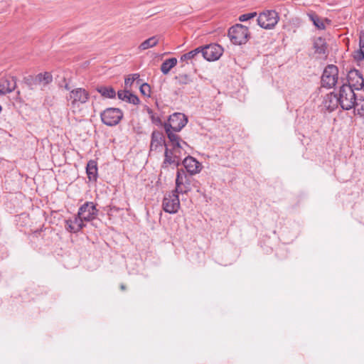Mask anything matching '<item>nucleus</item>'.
<instances>
[{
	"label": "nucleus",
	"mask_w": 364,
	"mask_h": 364,
	"mask_svg": "<svg viewBox=\"0 0 364 364\" xmlns=\"http://www.w3.org/2000/svg\"><path fill=\"white\" fill-rule=\"evenodd\" d=\"M323 104L329 112L334 111L340 105L338 94L334 92L327 94L323 99Z\"/></svg>",
	"instance_id": "obj_16"
},
{
	"label": "nucleus",
	"mask_w": 364,
	"mask_h": 364,
	"mask_svg": "<svg viewBox=\"0 0 364 364\" xmlns=\"http://www.w3.org/2000/svg\"><path fill=\"white\" fill-rule=\"evenodd\" d=\"M347 86H350L352 89L356 90H364V78L358 70H350L347 75Z\"/></svg>",
	"instance_id": "obj_12"
},
{
	"label": "nucleus",
	"mask_w": 364,
	"mask_h": 364,
	"mask_svg": "<svg viewBox=\"0 0 364 364\" xmlns=\"http://www.w3.org/2000/svg\"><path fill=\"white\" fill-rule=\"evenodd\" d=\"M202 57L208 61L218 60L223 53V48L218 44H210L200 47Z\"/></svg>",
	"instance_id": "obj_9"
},
{
	"label": "nucleus",
	"mask_w": 364,
	"mask_h": 364,
	"mask_svg": "<svg viewBox=\"0 0 364 364\" xmlns=\"http://www.w3.org/2000/svg\"><path fill=\"white\" fill-rule=\"evenodd\" d=\"M163 145L167 147L165 143V138L163 133L159 131H154L151 134V140L150 144L151 151H156Z\"/></svg>",
	"instance_id": "obj_17"
},
{
	"label": "nucleus",
	"mask_w": 364,
	"mask_h": 364,
	"mask_svg": "<svg viewBox=\"0 0 364 364\" xmlns=\"http://www.w3.org/2000/svg\"><path fill=\"white\" fill-rule=\"evenodd\" d=\"M124 117L123 112L115 107L106 108L100 113L102 122L109 127L118 124Z\"/></svg>",
	"instance_id": "obj_5"
},
{
	"label": "nucleus",
	"mask_w": 364,
	"mask_h": 364,
	"mask_svg": "<svg viewBox=\"0 0 364 364\" xmlns=\"http://www.w3.org/2000/svg\"><path fill=\"white\" fill-rule=\"evenodd\" d=\"M167 136L169 141L171 142V146L174 151H176L178 149H181V141L187 145L186 142L181 140V138L178 135L174 134L171 129L164 127Z\"/></svg>",
	"instance_id": "obj_19"
},
{
	"label": "nucleus",
	"mask_w": 364,
	"mask_h": 364,
	"mask_svg": "<svg viewBox=\"0 0 364 364\" xmlns=\"http://www.w3.org/2000/svg\"><path fill=\"white\" fill-rule=\"evenodd\" d=\"M177 62L178 60L176 58L166 59L161 65V71L163 74L167 75L170 70L176 65Z\"/></svg>",
	"instance_id": "obj_25"
},
{
	"label": "nucleus",
	"mask_w": 364,
	"mask_h": 364,
	"mask_svg": "<svg viewBox=\"0 0 364 364\" xmlns=\"http://www.w3.org/2000/svg\"><path fill=\"white\" fill-rule=\"evenodd\" d=\"M163 210L170 214H174L178 212L180 208V200L178 193L171 192L166 195L162 203Z\"/></svg>",
	"instance_id": "obj_10"
},
{
	"label": "nucleus",
	"mask_w": 364,
	"mask_h": 364,
	"mask_svg": "<svg viewBox=\"0 0 364 364\" xmlns=\"http://www.w3.org/2000/svg\"><path fill=\"white\" fill-rule=\"evenodd\" d=\"M250 36L248 28L237 23L229 28L228 36L235 45H242L247 43Z\"/></svg>",
	"instance_id": "obj_4"
},
{
	"label": "nucleus",
	"mask_w": 364,
	"mask_h": 364,
	"mask_svg": "<svg viewBox=\"0 0 364 364\" xmlns=\"http://www.w3.org/2000/svg\"><path fill=\"white\" fill-rule=\"evenodd\" d=\"M186 186H187V193H188L191 190V188H190V182L187 178H186V179H184L183 184L182 185V187H186Z\"/></svg>",
	"instance_id": "obj_35"
},
{
	"label": "nucleus",
	"mask_w": 364,
	"mask_h": 364,
	"mask_svg": "<svg viewBox=\"0 0 364 364\" xmlns=\"http://www.w3.org/2000/svg\"><path fill=\"white\" fill-rule=\"evenodd\" d=\"M358 114L360 116H364V106L361 105L360 108H358Z\"/></svg>",
	"instance_id": "obj_36"
},
{
	"label": "nucleus",
	"mask_w": 364,
	"mask_h": 364,
	"mask_svg": "<svg viewBox=\"0 0 364 364\" xmlns=\"http://www.w3.org/2000/svg\"><path fill=\"white\" fill-rule=\"evenodd\" d=\"M309 16L310 19L312 21L314 25L316 28H318V29H325V25L323 22L316 14H309Z\"/></svg>",
	"instance_id": "obj_29"
},
{
	"label": "nucleus",
	"mask_w": 364,
	"mask_h": 364,
	"mask_svg": "<svg viewBox=\"0 0 364 364\" xmlns=\"http://www.w3.org/2000/svg\"><path fill=\"white\" fill-rule=\"evenodd\" d=\"M16 87V78L15 77L2 79L0 82V95L10 93L15 90Z\"/></svg>",
	"instance_id": "obj_18"
},
{
	"label": "nucleus",
	"mask_w": 364,
	"mask_h": 364,
	"mask_svg": "<svg viewBox=\"0 0 364 364\" xmlns=\"http://www.w3.org/2000/svg\"><path fill=\"white\" fill-rule=\"evenodd\" d=\"M359 47L364 48V32L361 31L359 35Z\"/></svg>",
	"instance_id": "obj_34"
},
{
	"label": "nucleus",
	"mask_w": 364,
	"mask_h": 364,
	"mask_svg": "<svg viewBox=\"0 0 364 364\" xmlns=\"http://www.w3.org/2000/svg\"><path fill=\"white\" fill-rule=\"evenodd\" d=\"M147 112L150 117H151V115L154 114V112L152 111V109H151L149 108L147 109Z\"/></svg>",
	"instance_id": "obj_38"
},
{
	"label": "nucleus",
	"mask_w": 364,
	"mask_h": 364,
	"mask_svg": "<svg viewBox=\"0 0 364 364\" xmlns=\"http://www.w3.org/2000/svg\"><path fill=\"white\" fill-rule=\"evenodd\" d=\"M150 118H151V121H152L153 122H159L161 121V120H160V119H159V117H156L154 116V114H152V115H151V117H150Z\"/></svg>",
	"instance_id": "obj_37"
},
{
	"label": "nucleus",
	"mask_w": 364,
	"mask_h": 364,
	"mask_svg": "<svg viewBox=\"0 0 364 364\" xmlns=\"http://www.w3.org/2000/svg\"><path fill=\"white\" fill-rule=\"evenodd\" d=\"M200 54V47L196 48V49L191 50L181 56L180 60L181 62L188 61L189 60L196 59V57Z\"/></svg>",
	"instance_id": "obj_27"
},
{
	"label": "nucleus",
	"mask_w": 364,
	"mask_h": 364,
	"mask_svg": "<svg viewBox=\"0 0 364 364\" xmlns=\"http://www.w3.org/2000/svg\"><path fill=\"white\" fill-rule=\"evenodd\" d=\"M139 77V75L137 73H134L132 75V77H129L125 79L124 80V85L125 87H127L129 86H131L132 83L134 82L135 80Z\"/></svg>",
	"instance_id": "obj_33"
},
{
	"label": "nucleus",
	"mask_w": 364,
	"mask_h": 364,
	"mask_svg": "<svg viewBox=\"0 0 364 364\" xmlns=\"http://www.w3.org/2000/svg\"><path fill=\"white\" fill-rule=\"evenodd\" d=\"M353 57L356 61H361L364 60V48L359 47V48L355 50L353 53Z\"/></svg>",
	"instance_id": "obj_30"
},
{
	"label": "nucleus",
	"mask_w": 364,
	"mask_h": 364,
	"mask_svg": "<svg viewBox=\"0 0 364 364\" xmlns=\"http://www.w3.org/2000/svg\"><path fill=\"white\" fill-rule=\"evenodd\" d=\"M65 90H69V91H70V90H70V87L68 84H66V85H65Z\"/></svg>",
	"instance_id": "obj_41"
},
{
	"label": "nucleus",
	"mask_w": 364,
	"mask_h": 364,
	"mask_svg": "<svg viewBox=\"0 0 364 364\" xmlns=\"http://www.w3.org/2000/svg\"><path fill=\"white\" fill-rule=\"evenodd\" d=\"M1 111V107L0 106V112Z\"/></svg>",
	"instance_id": "obj_42"
},
{
	"label": "nucleus",
	"mask_w": 364,
	"mask_h": 364,
	"mask_svg": "<svg viewBox=\"0 0 364 364\" xmlns=\"http://www.w3.org/2000/svg\"><path fill=\"white\" fill-rule=\"evenodd\" d=\"M87 178L90 181H96L98 177L97 163L95 160H90L86 166Z\"/></svg>",
	"instance_id": "obj_21"
},
{
	"label": "nucleus",
	"mask_w": 364,
	"mask_h": 364,
	"mask_svg": "<svg viewBox=\"0 0 364 364\" xmlns=\"http://www.w3.org/2000/svg\"><path fill=\"white\" fill-rule=\"evenodd\" d=\"M120 289L124 291L126 289V286L124 284H122L120 285Z\"/></svg>",
	"instance_id": "obj_40"
},
{
	"label": "nucleus",
	"mask_w": 364,
	"mask_h": 364,
	"mask_svg": "<svg viewBox=\"0 0 364 364\" xmlns=\"http://www.w3.org/2000/svg\"><path fill=\"white\" fill-rule=\"evenodd\" d=\"M175 79L181 85L190 84L193 81L191 77L187 74H178Z\"/></svg>",
	"instance_id": "obj_28"
},
{
	"label": "nucleus",
	"mask_w": 364,
	"mask_h": 364,
	"mask_svg": "<svg viewBox=\"0 0 364 364\" xmlns=\"http://www.w3.org/2000/svg\"><path fill=\"white\" fill-rule=\"evenodd\" d=\"M338 96L340 101V106L344 110H350L358 106L356 102V95L354 90L350 86H347V83L340 87Z\"/></svg>",
	"instance_id": "obj_2"
},
{
	"label": "nucleus",
	"mask_w": 364,
	"mask_h": 364,
	"mask_svg": "<svg viewBox=\"0 0 364 364\" xmlns=\"http://www.w3.org/2000/svg\"><path fill=\"white\" fill-rule=\"evenodd\" d=\"M338 69L334 65H327L321 76V86L326 88L333 87L338 82Z\"/></svg>",
	"instance_id": "obj_8"
},
{
	"label": "nucleus",
	"mask_w": 364,
	"mask_h": 364,
	"mask_svg": "<svg viewBox=\"0 0 364 364\" xmlns=\"http://www.w3.org/2000/svg\"><path fill=\"white\" fill-rule=\"evenodd\" d=\"M85 222L77 213L73 218L65 220L66 229L70 232H78L85 226Z\"/></svg>",
	"instance_id": "obj_14"
},
{
	"label": "nucleus",
	"mask_w": 364,
	"mask_h": 364,
	"mask_svg": "<svg viewBox=\"0 0 364 364\" xmlns=\"http://www.w3.org/2000/svg\"><path fill=\"white\" fill-rule=\"evenodd\" d=\"M314 49L316 53L326 55L327 50L326 40L321 37L316 38L314 41Z\"/></svg>",
	"instance_id": "obj_23"
},
{
	"label": "nucleus",
	"mask_w": 364,
	"mask_h": 364,
	"mask_svg": "<svg viewBox=\"0 0 364 364\" xmlns=\"http://www.w3.org/2000/svg\"><path fill=\"white\" fill-rule=\"evenodd\" d=\"M53 81V76L48 72L38 73L36 75H28L23 78V82L30 90H34L37 85L45 87Z\"/></svg>",
	"instance_id": "obj_6"
},
{
	"label": "nucleus",
	"mask_w": 364,
	"mask_h": 364,
	"mask_svg": "<svg viewBox=\"0 0 364 364\" xmlns=\"http://www.w3.org/2000/svg\"><path fill=\"white\" fill-rule=\"evenodd\" d=\"M77 213L82 220L85 222H90L96 218L98 210L94 203L86 202L80 207Z\"/></svg>",
	"instance_id": "obj_13"
},
{
	"label": "nucleus",
	"mask_w": 364,
	"mask_h": 364,
	"mask_svg": "<svg viewBox=\"0 0 364 364\" xmlns=\"http://www.w3.org/2000/svg\"><path fill=\"white\" fill-rule=\"evenodd\" d=\"M90 98V92L82 87L73 89L67 96V100L70 101V109L73 113L80 112L82 110L81 106L87 103Z\"/></svg>",
	"instance_id": "obj_1"
},
{
	"label": "nucleus",
	"mask_w": 364,
	"mask_h": 364,
	"mask_svg": "<svg viewBox=\"0 0 364 364\" xmlns=\"http://www.w3.org/2000/svg\"><path fill=\"white\" fill-rule=\"evenodd\" d=\"M159 43V38L156 36H154L144 41H143L139 46V48L141 50H146L150 48L156 46Z\"/></svg>",
	"instance_id": "obj_26"
},
{
	"label": "nucleus",
	"mask_w": 364,
	"mask_h": 364,
	"mask_svg": "<svg viewBox=\"0 0 364 364\" xmlns=\"http://www.w3.org/2000/svg\"><path fill=\"white\" fill-rule=\"evenodd\" d=\"M181 149H178L177 151H176V154H178L180 157L181 156Z\"/></svg>",
	"instance_id": "obj_39"
},
{
	"label": "nucleus",
	"mask_w": 364,
	"mask_h": 364,
	"mask_svg": "<svg viewBox=\"0 0 364 364\" xmlns=\"http://www.w3.org/2000/svg\"><path fill=\"white\" fill-rule=\"evenodd\" d=\"M96 90L106 98L113 99L116 96V92L112 87L100 85L96 87Z\"/></svg>",
	"instance_id": "obj_24"
},
{
	"label": "nucleus",
	"mask_w": 364,
	"mask_h": 364,
	"mask_svg": "<svg viewBox=\"0 0 364 364\" xmlns=\"http://www.w3.org/2000/svg\"><path fill=\"white\" fill-rule=\"evenodd\" d=\"M188 122L186 116L180 112H176L171 114L168 122L164 124V127L171 129L173 132L181 131Z\"/></svg>",
	"instance_id": "obj_11"
},
{
	"label": "nucleus",
	"mask_w": 364,
	"mask_h": 364,
	"mask_svg": "<svg viewBox=\"0 0 364 364\" xmlns=\"http://www.w3.org/2000/svg\"><path fill=\"white\" fill-rule=\"evenodd\" d=\"M279 20V14L274 10H265L261 12L257 19V24L264 29H272Z\"/></svg>",
	"instance_id": "obj_7"
},
{
	"label": "nucleus",
	"mask_w": 364,
	"mask_h": 364,
	"mask_svg": "<svg viewBox=\"0 0 364 364\" xmlns=\"http://www.w3.org/2000/svg\"><path fill=\"white\" fill-rule=\"evenodd\" d=\"M256 16H257V12L244 14L240 16L239 21H246L253 18Z\"/></svg>",
	"instance_id": "obj_32"
},
{
	"label": "nucleus",
	"mask_w": 364,
	"mask_h": 364,
	"mask_svg": "<svg viewBox=\"0 0 364 364\" xmlns=\"http://www.w3.org/2000/svg\"><path fill=\"white\" fill-rule=\"evenodd\" d=\"M184 179H186V175L185 172L182 169H178L176 173V188L173 192L176 193H187V186L182 187L183 184Z\"/></svg>",
	"instance_id": "obj_20"
},
{
	"label": "nucleus",
	"mask_w": 364,
	"mask_h": 364,
	"mask_svg": "<svg viewBox=\"0 0 364 364\" xmlns=\"http://www.w3.org/2000/svg\"><path fill=\"white\" fill-rule=\"evenodd\" d=\"M140 92L144 96H150L151 94V87L150 85L147 83H144L140 87Z\"/></svg>",
	"instance_id": "obj_31"
},
{
	"label": "nucleus",
	"mask_w": 364,
	"mask_h": 364,
	"mask_svg": "<svg viewBox=\"0 0 364 364\" xmlns=\"http://www.w3.org/2000/svg\"><path fill=\"white\" fill-rule=\"evenodd\" d=\"M180 156L176 154V151L173 149H169L167 147L165 149L164 159L161 166L160 176L161 177L164 173H167L170 170L173 171L178 168L181 164Z\"/></svg>",
	"instance_id": "obj_3"
},
{
	"label": "nucleus",
	"mask_w": 364,
	"mask_h": 364,
	"mask_svg": "<svg viewBox=\"0 0 364 364\" xmlns=\"http://www.w3.org/2000/svg\"><path fill=\"white\" fill-rule=\"evenodd\" d=\"M182 163L186 171L191 175H194L199 173L201 169L200 164L192 156H188L186 157Z\"/></svg>",
	"instance_id": "obj_15"
},
{
	"label": "nucleus",
	"mask_w": 364,
	"mask_h": 364,
	"mask_svg": "<svg viewBox=\"0 0 364 364\" xmlns=\"http://www.w3.org/2000/svg\"><path fill=\"white\" fill-rule=\"evenodd\" d=\"M117 96L119 99L135 105H139L140 102L136 95L127 90H119L117 92Z\"/></svg>",
	"instance_id": "obj_22"
}]
</instances>
